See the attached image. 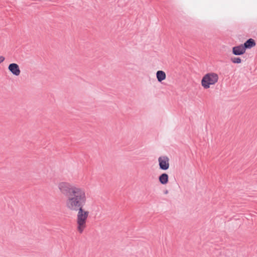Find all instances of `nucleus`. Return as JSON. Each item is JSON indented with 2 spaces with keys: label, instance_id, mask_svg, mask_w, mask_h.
I'll return each instance as SVG.
<instances>
[{
  "label": "nucleus",
  "instance_id": "nucleus-1",
  "mask_svg": "<svg viewBox=\"0 0 257 257\" xmlns=\"http://www.w3.org/2000/svg\"><path fill=\"white\" fill-rule=\"evenodd\" d=\"M58 188L62 194L66 196L65 204L69 210H78L80 207H84L86 204L87 196L84 188L66 182L58 183Z\"/></svg>",
  "mask_w": 257,
  "mask_h": 257
},
{
  "label": "nucleus",
  "instance_id": "nucleus-2",
  "mask_svg": "<svg viewBox=\"0 0 257 257\" xmlns=\"http://www.w3.org/2000/svg\"><path fill=\"white\" fill-rule=\"evenodd\" d=\"M74 211H77L76 219V230L78 233L81 234L86 228L89 211L84 207H80Z\"/></svg>",
  "mask_w": 257,
  "mask_h": 257
},
{
  "label": "nucleus",
  "instance_id": "nucleus-3",
  "mask_svg": "<svg viewBox=\"0 0 257 257\" xmlns=\"http://www.w3.org/2000/svg\"><path fill=\"white\" fill-rule=\"evenodd\" d=\"M219 80V75L215 72H209L202 77L201 83L204 89H208L211 86L216 84Z\"/></svg>",
  "mask_w": 257,
  "mask_h": 257
},
{
  "label": "nucleus",
  "instance_id": "nucleus-4",
  "mask_svg": "<svg viewBox=\"0 0 257 257\" xmlns=\"http://www.w3.org/2000/svg\"><path fill=\"white\" fill-rule=\"evenodd\" d=\"M160 168L163 170H166L170 166L169 159L167 156H161L158 158Z\"/></svg>",
  "mask_w": 257,
  "mask_h": 257
},
{
  "label": "nucleus",
  "instance_id": "nucleus-5",
  "mask_svg": "<svg viewBox=\"0 0 257 257\" xmlns=\"http://www.w3.org/2000/svg\"><path fill=\"white\" fill-rule=\"evenodd\" d=\"M8 69L15 76H18L21 74L19 66L16 63H11L8 66Z\"/></svg>",
  "mask_w": 257,
  "mask_h": 257
},
{
  "label": "nucleus",
  "instance_id": "nucleus-6",
  "mask_svg": "<svg viewBox=\"0 0 257 257\" xmlns=\"http://www.w3.org/2000/svg\"><path fill=\"white\" fill-rule=\"evenodd\" d=\"M245 52V49L243 45H239L234 47L232 49V52L235 55H240L244 54Z\"/></svg>",
  "mask_w": 257,
  "mask_h": 257
},
{
  "label": "nucleus",
  "instance_id": "nucleus-7",
  "mask_svg": "<svg viewBox=\"0 0 257 257\" xmlns=\"http://www.w3.org/2000/svg\"><path fill=\"white\" fill-rule=\"evenodd\" d=\"M156 77L159 82H162L166 78L165 72L162 70H159L156 73Z\"/></svg>",
  "mask_w": 257,
  "mask_h": 257
},
{
  "label": "nucleus",
  "instance_id": "nucleus-8",
  "mask_svg": "<svg viewBox=\"0 0 257 257\" xmlns=\"http://www.w3.org/2000/svg\"><path fill=\"white\" fill-rule=\"evenodd\" d=\"M159 180L161 184L164 185L168 183L169 181V176L168 174L163 173L159 176Z\"/></svg>",
  "mask_w": 257,
  "mask_h": 257
},
{
  "label": "nucleus",
  "instance_id": "nucleus-9",
  "mask_svg": "<svg viewBox=\"0 0 257 257\" xmlns=\"http://www.w3.org/2000/svg\"><path fill=\"white\" fill-rule=\"evenodd\" d=\"M255 45V42L254 40L252 39H248L244 44L243 46L244 48L246 49H250Z\"/></svg>",
  "mask_w": 257,
  "mask_h": 257
},
{
  "label": "nucleus",
  "instance_id": "nucleus-10",
  "mask_svg": "<svg viewBox=\"0 0 257 257\" xmlns=\"http://www.w3.org/2000/svg\"><path fill=\"white\" fill-rule=\"evenodd\" d=\"M231 61L234 63H240L241 62V60L238 57H235L231 59Z\"/></svg>",
  "mask_w": 257,
  "mask_h": 257
},
{
  "label": "nucleus",
  "instance_id": "nucleus-11",
  "mask_svg": "<svg viewBox=\"0 0 257 257\" xmlns=\"http://www.w3.org/2000/svg\"><path fill=\"white\" fill-rule=\"evenodd\" d=\"M5 60V58L3 56L0 55V64L3 63Z\"/></svg>",
  "mask_w": 257,
  "mask_h": 257
}]
</instances>
